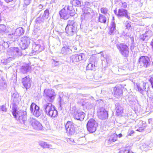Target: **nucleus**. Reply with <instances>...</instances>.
I'll use <instances>...</instances> for the list:
<instances>
[{"label":"nucleus","instance_id":"obj_33","mask_svg":"<svg viewBox=\"0 0 153 153\" xmlns=\"http://www.w3.org/2000/svg\"><path fill=\"white\" fill-rule=\"evenodd\" d=\"M127 28L128 29H129L130 27H131V25L129 24H128L127 25H126V26Z\"/></svg>","mask_w":153,"mask_h":153},{"label":"nucleus","instance_id":"obj_17","mask_svg":"<svg viewBox=\"0 0 153 153\" xmlns=\"http://www.w3.org/2000/svg\"><path fill=\"white\" fill-rule=\"evenodd\" d=\"M98 21L102 24H105L108 23V20H107L106 18L101 14H99L98 18Z\"/></svg>","mask_w":153,"mask_h":153},{"label":"nucleus","instance_id":"obj_22","mask_svg":"<svg viewBox=\"0 0 153 153\" xmlns=\"http://www.w3.org/2000/svg\"><path fill=\"white\" fill-rule=\"evenodd\" d=\"M115 24L114 22H112L111 24L109 30V32L111 34L114 33L115 30Z\"/></svg>","mask_w":153,"mask_h":153},{"label":"nucleus","instance_id":"obj_16","mask_svg":"<svg viewBox=\"0 0 153 153\" xmlns=\"http://www.w3.org/2000/svg\"><path fill=\"white\" fill-rule=\"evenodd\" d=\"M74 27L73 25H68L65 29L66 33L69 36L72 35L75 30V29H74Z\"/></svg>","mask_w":153,"mask_h":153},{"label":"nucleus","instance_id":"obj_34","mask_svg":"<svg viewBox=\"0 0 153 153\" xmlns=\"http://www.w3.org/2000/svg\"><path fill=\"white\" fill-rule=\"evenodd\" d=\"M150 45L151 46L153 50V41L151 42L150 43Z\"/></svg>","mask_w":153,"mask_h":153},{"label":"nucleus","instance_id":"obj_11","mask_svg":"<svg viewBox=\"0 0 153 153\" xmlns=\"http://www.w3.org/2000/svg\"><path fill=\"white\" fill-rule=\"evenodd\" d=\"M30 43V39L29 38L27 37H24L22 38L20 44L21 48L22 50L27 48Z\"/></svg>","mask_w":153,"mask_h":153},{"label":"nucleus","instance_id":"obj_12","mask_svg":"<svg viewBox=\"0 0 153 153\" xmlns=\"http://www.w3.org/2000/svg\"><path fill=\"white\" fill-rule=\"evenodd\" d=\"M97 114L99 118L102 120L107 119L108 117V111L105 109H100L97 111Z\"/></svg>","mask_w":153,"mask_h":153},{"label":"nucleus","instance_id":"obj_23","mask_svg":"<svg viewBox=\"0 0 153 153\" xmlns=\"http://www.w3.org/2000/svg\"><path fill=\"white\" fill-rule=\"evenodd\" d=\"M49 14V10L48 9H47L45 10L44 14L42 16V17L43 18L47 19L48 17Z\"/></svg>","mask_w":153,"mask_h":153},{"label":"nucleus","instance_id":"obj_31","mask_svg":"<svg viewBox=\"0 0 153 153\" xmlns=\"http://www.w3.org/2000/svg\"><path fill=\"white\" fill-rule=\"evenodd\" d=\"M79 61H80L82 59V56L81 55H79L77 56Z\"/></svg>","mask_w":153,"mask_h":153},{"label":"nucleus","instance_id":"obj_13","mask_svg":"<svg viewBox=\"0 0 153 153\" xmlns=\"http://www.w3.org/2000/svg\"><path fill=\"white\" fill-rule=\"evenodd\" d=\"M67 132L69 134L75 132V128L73 123L70 121H68L65 125Z\"/></svg>","mask_w":153,"mask_h":153},{"label":"nucleus","instance_id":"obj_26","mask_svg":"<svg viewBox=\"0 0 153 153\" xmlns=\"http://www.w3.org/2000/svg\"><path fill=\"white\" fill-rule=\"evenodd\" d=\"M40 146L44 148H48L49 147V145L47 144L45 142H42L40 143Z\"/></svg>","mask_w":153,"mask_h":153},{"label":"nucleus","instance_id":"obj_18","mask_svg":"<svg viewBox=\"0 0 153 153\" xmlns=\"http://www.w3.org/2000/svg\"><path fill=\"white\" fill-rule=\"evenodd\" d=\"M146 123L145 122L143 121H140L138 124V126L139 128L136 130V131H139V132H141L144 130L145 128L146 125Z\"/></svg>","mask_w":153,"mask_h":153},{"label":"nucleus","instance_id":"obj_7","mask_svg":"<svg viewBox=\"0 0 153 153\" xmlns=\"http://www.w3.org/2000/svg\"><path fill=\"white\" fill-rule=\"evenodd\" d=\"M98 126L97 123L93 119H90L87 124V128L88 130L90 133H93L95 131Z\"/></svg>","mask_w":153,"mask_h":153},{"label":"nucleus","instance_id":"obj_21","mask_svg":"<svg viewBox=\"0 0 153 153\" xmlns=\"http://www.w3.org/2000/svg\"><path fill=\"white\" fill-rule=\"evenodd\" d=\"M87 70H94L95 69V65L91 63H90L88 64L86 67Z\"/></svg>","mask_w":153,"mask_h":153},{"label":"nucleus","instance_id":"obj_5","mask_svg":"<svg viewBox=\"0 0 153 153\" xmlns=\"http://www.w3.org/2000/svg\"><path fill=\"white\" fill-rule=\"evenodd\" d=\"M116 47L120 54L123 56L124 57L128 56L129 50L128 45L124 43H120L117 45Z\"/></svg>","mask_w":153,"mask_h":153},{"label":"nucleus","instance_id":"obj_3","mask_svg":"<svg viewBox=\"0 0 153 153\" xmlns=\"http://www.w3.org/2000/svg\"><path fill=\"white\" fill-rule=\"evenodd\" d=\"M43 95L45 97L44 101L46 103H51L54 100L56 94L53 90L51 89H45Z\"/></svg>","mask_w":153,"mask_h":153},{"label":"nucleus","instance_id":"obj_6","mask_svg":"<svg viewBox=\"0 0 153 153\" xmlns=\"http://www.w3.org/2000/svg\"><path fill=\"white\" fill-rule=\"evenodd\" d=\"M138 62L140 66L145 68L149 67L152 64V63H151L149 58L147 56H140L138 59Z\"/></svg>","mask_w":153,"mask_h":153},{"label":"nucleus","instance_id":"obj_2","mask_svg":"<svg viewBox=\"0 0 153 153\" xmlns=\"http://www.w3.org/2000/svg\"><path fill=\"white\" fill-rule=\"evenodd\" d=\"M12 114L15 118L19 117L18 120L21 123L24 122L27 119L26 111H18L16 108L13 107L12 109Z\"/></svg>","mask_w":153,"mask_h":153},{"label":"nucleus","instance_id":"obj_4","mask_svg":"<svg viewBox=\"0 0 153 153\" xmlns=\"http://www.w3.org/2000/svg\"><path fill=\"white\" fill-rule=\"evenodd\" d=\"M51 103H47L45 108V111L46 114L49 116L55 117L58 115V112L55 107Z\"/></svg>","mask_w":153,"mask_h":153},{"label":"nucleus","instance_id":"obj_30","mask_svg":"<svg viewBox=\"0 0 153 153\" xmlns=\"http://www.w3.org/2000/svg\"><path fill=\"white\" fill-rule=\"evenodd\" d=\"M121 7L124 8H126L127 7V4L125 2H123L122 3Z\"/></svg>","mask_w":153,"mask_h":153},{"label":"nucleus","instance_id":"obj_19","mask_svg":"<svg viewBox=\"0 0 153 153\" xmlns=\"http://www.w3.org/2000/svg\"><path fill=\"white\" fill-rule=\"evenodd\" d=\"M117 137L118 135L116 134H113L110 136L108 140V143L110 144L117 141Z\"/></svg>","mask_w":153,"mask_h":153},{"label":"nucleus","instance_id":"obj_25","mask_svg":"<svg viewBox=\"0 0 153 153\" xmlns=\"http://www.w3.org/2000/svg\"><path fill=\"white\" fill-rule=\"evenodd\" d=\"M146 83L145 82L143 83V88H142L140 87V85H137V87L138 88V89L139 91H142L143 90H145L146 89Z\"/></svg>","mask_w":153,"mask_h":153},{"label":"nucleus","instance_id":"obj_15","mask_svg":"<svg viewBox=\"0 0 153 153\" xmlns=\"http://www.w3.org/2000/svg\"><path fill=\"white\" fill-rule=\"evenodd\" d=\"M10 52L13 55L16 56H20L22 54V51L18 47L12 48L10 50Z\"/></svg>","mask_w":153,"mask_h":153},{"label":"nucleus","instance_id":"obj_14","mask_svg":"<svg viewBox=\"0 0 153 153\" xmlns=\"http://www.w3.org/2000/svg\"><path fill=\"white\" fill-rule=\"evenodd\" d=\"M29 122V124L34 128L39 129L41 127V124L34 119L30 118Z\"/></svg>","mask_w":153,"mask_h":153},{"label":"nucleus","instance_id":"obj_24","mask_svg":"<svg viewBox=\"0 0 153 153\" xmlns=\"http://www.w3.org/2000/svg\"><path fill=\"white\" fill-rule=\"evenodd\" d=\"M100 10L101 13L104 15H106L108 13V10L106 7L101 8Z\"/></svg>","mask_w":153,"mask_h":153},{"label":"nucleus","instance_id":"obj_32","mask_svg":"<svg viewBox=\"0 0 153 153\" xmlns=\"http://www.w3.org/2000/svg\"><path fill=\"white\" fill-rule=\"evenodd\" d=\"M117 89V88L116 87H114L113 89L114 91V92H116Z\"/></svg>","mask_w":153,"mask_h":153},{"label":"nucleus","instance_id":"obj_28","mask_svg":"<svg viewBox=\"0 0 153 153\" xmlns=\"http://www.w3.org/2000/svg\"><path fill=\"white\" fill-rule=\"evenodd\" d=\"M32 0H24V2L25 5L27 6L31 3Z\"/></svg>","mask_w":153,"mask_h":153},{"label":"nucleus","instance_id":"obj_35","mask_svg":"<svg viewBox=\"0 0 153 153\" xmlns=\"http://www.w3.org/2000/svg\"><path fill=\"white\" fill-rule=\"evenodd\" d=\"M118 135V136L119 138H120L122 136V134H119Z\"/></svg>","mask_w":153,"mask_h":153},{"label":"nucleus","instance_id":"obj_36","mask_svg":"<svg viewBox=\"0 0 153 153\" xmlns=\"http://www.w3.org/2000/svg\"><path fill=\"white\" fill-rule=\"evenodd\" d=\"M4 108V106H2V110H3V111H6V108H4V109H3V108Z\"/></svg>","mask_w":153,"mask_h":153},{"label":"nucleus","instance_id":"obj_9","mask_svg":"<svg viewBox=\"0 0 153 153\" xmlns=\"http://www.w3.org/2000/svg\"><path fill=\"white\" fill-rule=\"evenodd\" d=\"M32 81L29 76H27L22 79V83L24 87L27 90L31 87Z\"/></svg>","mask_w":153,"mask_h":153},{"label":"nucleus","instance_id":"obj_27","mask_svg":"<svg viewBox=\"0 0 153 153\" xmlns=\"http://www.w3.org/2000/svg\"><path fill=\"white\" fill-rule=\"evenodd\" d=\"M148 81L150 82L152 88L153 89V76H149L148 79Z\"/></svg>","mask_w":153,"mask_h":153},{"label":"nucleus","instance_id":"obj_8","mask_svg":"<svg viewBox=\"0 0 153 153\" xmlns=\"http://www.w3.org/2000/svg\"><path fill=\"white\" fill-rule=\"evenodd\" d=\"M114 12L118 17H126L128 19L130 18V17L128 16V11L126 9L121 8L118 9L117 12L116 10H114Z\"/></svg>","mask_w":153,"mask_h":153},{"label":"nucleus","instance_id":"obj_20","mask_svg":"<svg viewBox=\"0 0 153 153\" xmlns=\"http://www.w3.org/2000/svg\"><path fill=\"white\" fill-rule=\"evenodd\" d=\"M85 114L83 112H80L77 114V120H82L85 117Z\"/></svg>","mask_w":153,"mask_h":153},{"label":"nucleus","instance_id":"obj_29","mask_svg":"<svg viewBox=\"0 0 153 153\" xmlns=\"http://www.w3.org/2000/svg\"><path fill=\"white\" fill-rule=\"evenodd\" d=\"M134 133V131L132 130L129 129L128 132V136H131L132 134Z\"/></svg>","mask_w":153,"mask_h":153},{"label":"nucleus","instance_id":"obj_1","mask_svg":"<svg viewBox=\"0 0 153 153\" xmlns=\"http://www.w3.org/2000/svg\"><path fill=\"white\" fill-rule=\"evenodd\" d=\"M60 18L65 20L69 19L71 16L75 15L74 10L71 6H65L59 12Z\"/></svg>","mask_w":153,"mask_h":153},{"label":"nucleus","instance_id":"obj_10","mask_svg":"<svg viewBox=\"0 0 153 153\" xmlns=\"http://www.w3.org/2000/svg\"><path fill=\"white\" fill-rule=\"evenodd\" d=\"M39 107L34 103H32L30 106V110L32 114L36 117L40 115Z\"/></svg>","mask_w":153,"mask_h":153}]
</instances>
